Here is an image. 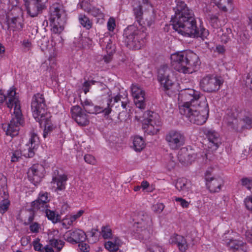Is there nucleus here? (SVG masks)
Masks as SVG:
<instances>
[{"instance_id":"338daca9","label":"nucleus","mask_w":252,"mask_h":252,"mask_svg":"<svg viewBox=\"0 0 252 252\" xmlns=\"http://www.w3.org/2000/svg\"><path fill=\"white\" fill-rule=\"evenodd\" d=\"M87 39L86 38H81L80 41L79 43H78L77 46L79 48H84L85 47V45L84 44L85 42H86Z\"/></svg>"},{"instance_id":"f257e3e1","label":"nucleus","mask_w":252,"mask_h":252,"mask_svg":"<svg viewBox=\"0 0 252 252\" xmlns=\"http://www.w3.org/2000/svg\"><path fill=\"white\" fill-rule=\"evenodd\" d=\"M179 95L186 101L179 106V112L190 123L204 124L208 119L209 109L206 98L193 89H185Z\"/></svg>"},{"instance_id":"5701e85b","label":"nucleus","mask_w":252,"mask_h":252,"mask_svg":"<svg viewBox=\"0 0 252 252\" xmlns=\"http://www.w3.org/2000/svg\"><path fill=\"white\" fill-rule=\"evenodd\" d=\"M195 158L196 155L194 154L190 153L186 148L181 149L178 154L179 161L184 165L190 164Z\"/></svg>"},{"instance_id":"412c9836","label":"nucleus","mask_w":252,"mask_h":252,"mask_svg":"<svg viewBox=\"0 0 252 252\" xmlns=\"http://www.w3.org/2000/svg\"><path fill=\"white\" fill-rule=\"evenodd\" d=\"M67 180V176L65 174H60L58 170L54 171L51 183L56 184V191L63 190L65 189L66 182Z\"/></svg>"},{"instance_id":"393cba45","label":"nucleus","mask_w":252,"mask_h":252,"mask_svg":"<svg viewBox=\"0 0 252 252\" xmlns=\"http://www.w3.org/2000/svg\"><path fill=\"white\" fill-rule=\"evenodd\" d=\"M137 220V221L135 223V224L137 225L136 227L138 228L145 229L151 224V217L147 214H144L142 212L139 213Z\"/></svg>"},{"instance_id":"bf43d9fd","label":"nucleus","mask_w":252,"mask_h":252,"mask_svg":"<svg viewBox=\"0 0 252 252\" xmlns=\"http://www.w3.org/2000/svg\"><path fill=\"white\" fill-rule=\"evenodd\" d=\"M83 213H84V211L80 210L79 212H78V213L76 215H74L71 216L70 219V223H69L68 222V224H69L70 225L71 224H72V222L73 221H74L77 219H78L80 217H81L82 216V215L83 214Z\"/></svg>"},{"instance_id":"8fccbe9b","label":"nucleus","mask_w":252,"mask_h":252,"mask_svg":"<svg viewBox=\"0 0 252 252\" xmlns=\"http://www.w3.org/2000/svg\"><path fill=\"white\" fill-rule=\"evenodd\" d=\"M105 248L108 250L111 251L118 250L117 245L113 241H109L105 243Z\"/></svg>"},{"instance_id":"bb28decb","label":"nucleus","mask_w":252,"mask_h":252,"mask_svg":"<svg viewBox=\"0 0 252 252\" xmlns=\"http://www.w3.org/2000/svg\"><path fill=\"white\" fill-rule=\"evenodd\" d=\"M136 96H133L134 98V103L136 107L141 110H144L146 107L145 102V92L142 89V92L137 93Z\"/></svg>"},{"instance_id":"58836bf2","label":"nucleus","mask_w":252,"mask_h":252,"mask_svg":"<svg viewBox=\"0 0 252 252\" xmlns=\"http://www.w3.org/2000/svg\"><path fill=\"white\" fill-rule=\"evenodd\" d=\"M121 96L120 95H117L113 98V99L112 98H111L112 99V102L113 101V103H112V102H111V105L110 106V108L111 109H112V108H111L112 107H113L115 104H118V105H116L115 107H117L118 106H119V104H121V107H122L123 109L126 108L127 102L126 101H121Z\"/></svg>"},{"instance_id":"864d4df0","label":"nucleus","mask_w":252,"mask_h":252,"mask_svg":"<svg viewBox=\"0 0 252 252\" xmlns=\"http://www.w3.org/2000/svg\"><path fill=\"white\" fill-rule=\"evenodd\" d=\"M131 91L132 96H136L138 94L137 93L142 92V89L138 87L137 85L132 84Z\"/></svg>"},{"instance_id":"09e8293b","label":"nucleus","mask_w":252,"mask_h":252,"mask_svg":"<svg viewBox=\"0 0 252 252\" xmlns=\"http://www.w3.org/2000/svg\"><path fill=\"white\" fill-rule=\"evenodd\" d=\"M95 82V81L92 80L90 81H86L83 83L82 89L85 94H86L88 92H89V89L90 86L92 85H94Z\"/></svg>"},{"instance_id":"6ab92c4d","label":"nucleus","mask_w":252,"mask_h":252,"mask_svg":"<svg viewBox=\"0 0 252 252\" xmlns=\"http://www.w3.org/2000/svg\"><path fill=\"white\" fill-rule=\"evenodd\" d=\"M204 133L209 141L208 147L213 150H217L221 144L219 134L213 129H205Z\"/></svg>"},{"instance_id":"f03ea898","label":"nucleus","mask_w":252,"mask_h":252,"mask_svg":"<svg viewBox=\"0 0 252 252\" xmlns=\"http://www.w3.org/2000/svg\"><path fill=\"white\" fill-rule=\"evenodd\" d=\"M176 6L173 8L175 14L171 19L173 29L184 36L206 38L209 31L203 27H197L193 12L184 1L176 0Z\"/></svg>"},{"instance_id":"39448f33","label":"nucleus","mask_w":252,"mask_h":252,"mask_svg":"<svg viewBox=\"0 0 252 252\" xmlns=\"http://www.w3.org/2000/svg\"><path fill=\"white\" fill-rule=\"evenodd\" d=\"M7 97L8 98L6 102L7 106L9 108H12L14 106V116L7 126L6 134L14 136L18 135L19 126L24 123V120L22 118L20 101L16 96V91L14 89L8 91Z\"/></svg>"},{"instance_id":"6e6552de","label":"nucleus","mask_w":252,"mask_h":252,"mask_svg":"<svg viewBox=\"0 0 252 252\" xmlns=\"http://www.w3.org/2000/svg\"><path fill=\"white\" fill-rule=\"evenodd\" d=\"M148 0H133L132 1L133 13L135 19L138 24L143 27L146 26L150 27L153 23L151 17L149 19H144L143 17V5L148 4Z\"/></svg>"},{"instance_id":"72a5a7b5","label":"nucleus","mask_w":252,"mask_h":252,"mask_svg":"<svg viewBox=\"0 0 252 252\" xmlns=\"http://www.w3.org/2000/svg\"><path fill=\"white\" fill-rule=\"evenodd\" d=\"M0 195L4 199H8V192L7 188V180L5 177L0 179Z\"/></svg>"},{"instance_id":"20e7f679","label":"nucleus","mask_w":252,"mask_h":252,"mask_svg":"<svg viewBox=\"0 0 252 252\" xmlns=\"http://www.w3.org/2000/svg\"><path fill=\"white\" fill-rule=\"evenodd\" d=\"M32 115L40 126L44 127L43 137L46 138L53 128L50 118L51 116L47 111V108L43 94L37 93L32 97L31 103Z\"/></svg>"},{"instance_id":"c03bdc74","label":"nucleus","mask_w":252,"mask_h":252,"mask_svg":"<svg viewBox=\"0 0 252 252\" xmlns=\"http://www.w3.org/2000/svg\"><path fill=\"white\" fill-rule=\"evenodd\" d=\"M147 250L149 252H163V249L156 244H152L147 246Z\"/></svg>"},{"instance_id":"7ed1b4c3","label":"nucleus","mask_w":252,"mask_h":252,"mask_svg":"<svg viewBox=\"0 0 252 252\" xmlns=\"http://www.w3.org/2000/svg\"><path fill=\"white\" fill-rule=\"evenodd\" d=\"M171 63L173 68L176 71L190 74L197 71L201 62L195 53L188 50L172 54Z\"/></svg>"},{"instance_id":"dca6fc26","label":"nucleus","mask_w":252,"mask_h":252,"mask_svg":"<svg viewBox=\"0 0 252 252\" xmlns=\"http://www.w3.org/2000/svg\"><path fill=\"white\" fill-rule=\"evenodd\" d=\"M63 238L70 243L77 244L85 241L86 239V235L82 230L75 229L66 231L63 235Z\"/></svg>"},{"instance_id":"f3484780","label":"nucleus","mask_w":252,"mask_h":252,"mask_svg":"<svg viewBox=\"0 0 252 252\" xmlns=\"http://www.w3.org/2000/svg\"><path fill=\"white\" fill-rule=\"evenodd\" d=\"M72 118L80 126H85L89 124V120L82 108L78 105L74 106L71 109Z\"/></svg>"},{"instance_id":"6e6d98bb","label":"nucleus","mask_w":252,"mask_h":252,"mask_svg":"<svg viewBox=\"0 0 252 252\" xmlns=\"http://www.w3.org/2000/svg\"><path fill=\"white\" fill-rule=\"evenodd\" d=\"M40 225L37 222H33L30 226V229L32 233H38L40 228Z\"/></svg>"},{"instance_id":"423d86ee","label":"nucleus","mask_w":252,"mask_h":252,"mask_svg":"<svg viewBox=\"0 0 252 252\" xmlns=\"http://www.w3.org/2000/svg\"><path fill=\"white\" fill-rule=\"evenodd\" d=\"M124 35L126 46L132 50L140 49L144 45L145 34L135 25L128 26L124 31Z\"/></svg>"},{"instance_id":"5fc2aeb1","label":"nucleus","mask_w":252,"mask_h":252,"mask_svg":"<svg viewBox=\"0 0 252 252\" xmlns=\"http://www.w3.org/2000/svg\"><path fill=\"white\" fill-rule=\"evenodd\" d=\"M226 30L228 32V34L226 33H222V35L220 36L221 41L224 42V43H227L230 39V37L228 35V33L229 32H231V29H226Z\"/></svg>"},{"instance_id":"a18cd8bd","label":"nucleus","mask_w":252,"mask_h":252,"mask_svg":"<svg viewBox=\"0 0 252 252\" xmlns=\"http://www.w3.org/2000/svg\"><path fill=\"white\" fill-rule=\"evenodd\" d=\"M241 181L243 186L246 187L248 189L251 190L252 188V179L247 177L243 178Z\"/></svg>"},{"instance_id":"a878e982","label":"nucleus","mask_w":252,"mask_h":252,"mask_svg":"<svg viewBox=\"0 0 252 252\" xmlns=\"http://www.w3.org/2000/svg\"><path fill=\"white\" fill-rule=\"evenodd\" d=\"M143 118L144 120H148L150 125L152 124L156 127H158L160 129L161 123L157 114L152 111H147L144 113Z\"/></svg>"},{"instance_id":"ea45409f","label":"nucleus","mask_w":252,"mask_h":252,"mask_svg":"<svg viewBox=\"0 0 252 252\" xmlns=\"http://www.w3.org/2000/svg\"><path fill=\"white\" fill-rule=\"evenodd\" d=\"M50 244L53 247L56 248L58 251H60L64 245L63 241L58 239H51L50 240Z\"/></svg>"},{"instance_id":"aec40b11","label":"nucleus","mask_w":252,"mask_h":252,"mask_svg":"<svg viewBox=\"0 0 252 252\" xmlns=\"http://www.w3.org/2000/svg\"><path fill=\"white\" fill-rule=\"evenodd\" d=\"M225 244L229 249L233 252H246L247 251L246 242L240 239H228L226 240Z\"/></svg>"},{"instance_id":"cd10ccee","label":"nucleus","mask_w":252,"mask_h":252,"mask_svg":"<svg viewBox=\"0 0 252 252\" xmlns=\"http://www.w3.org/2000/svg\"><path fill=\"white\" fill-rule=\"evenodd\" d=\"M219 14H211L208 15L209 22L210 25L214 29L219 30L220 32H222V29L220 28V20L219 18Z\"/></svg>"},{"instance_id":"052dcab7","label":"nucleus","mask_w":252,"mask_h":252,"mask_svg":"<svg viewBox=\"0 0 252 252\" xmlns=\"http://www.w3.org/2000/svg\"><path fill=\"white\" fill-rule=\"evenodd\" d=\"M177 202H180L181 205L184 208L189 206V203L186 200L181 197H176L175 199Z\"/></svg>"},{"instance_id":"37998d69","label":"nucleus","mask_w":252,"mask_h":252,"mask_svg":"<svg viewBox=\"0 0 252 252\" xmlns=\"http://www.w3.org/2000/svg\"><path fill=\"white\" fill-rule=\"evenodd\" d=\"M9 204V201L7 199H4L0 202V213L1 214H4L7 210Z\"/></svg>"},{"instance_id":"de8ad7c7","label":"nucleus","mask_w":252,"mask_h":252,"mask_svg":"<svg viewBox=\"0 0 252 252\" xmlns=\"http://www.w3.org/2000/svg\"><path fill=\"white\" fill-rule=\"evenodd\" d=\"M22 154L20 151H15L12 153L11 161L13 162L19 161L22 158Z\"/></svg>"},{"instance_id":"b1692460","label":"nucleus","mask_w":252,"mask_h":252,"mask_svg":"<svg viewBox=\"0 0 252 252\" xmlns=\"http://www.w3.org/2000/svg\"><path fill=\"white\" fill-rule=\"evenodd\" d=\"M227 118L228 126L231 127L233 129L237 131H241L243 130L242 122H239L237 119V113L236 112L229 113Z\"/></svg>"},{"instance_id":"473e14b6","label":"nucleus","mask_w":252,"mask_h":252,"mask_svg":"<svg viewBox=\"0 0 252 252\" xmlns=\"http://www.w3.org/2000/svg\"><path fill=\"white\" fill-rule=\"evenodd\" d=\"M218 7L224 12L232 8V0H220L215 3Z\"/></svg>"},{"instance_id":"c85d7f7f","label":"nucleus","mask_w":252,"mask_h":252,"mask_svg":"<svg viewBox=\"0 0 252 252\" xmlns=\"http://www.w3.org/2000/svg\"><path fill=\"white\" fill-rule=\"evenodd\" d=\"M39 139L36 134L33 133L30 139L31 147L29 148L28 157L32 158L34 155V150L37 147L38 144Z\"/></svg>"},{"instance_id":"e2e57ef3","label":"nucleus","mask_w":252,"mask_h":252,"mask_svg":"<svg viewBox=\"0 0 252 252\" xmlns=\"http://www.w3.org/2000/svg\"><path fill=\"white\" fill-rule=\"evenodd\" d=\"M245 202L247 208L249 210H252V206H250V204H252V197L246 198Z\"/></svg>"},{"instance_id":"1a4fd4ad","label":"nucleus","mask_w":252,"mask_h":252,"mask_svg":"<svg viewBox=\"0 0 252 252\" xmlns=\"http://www.w3.org/2000/svg\"><path fill=\"white\" fill-rule=\"evenodd\" d=\"M222 84V82L219 78L209 75L200 80L199 87L205 92L212 93L218 91Z\"/></svg>"},{"instance_id":"13d9d810","label":"nucleus","mask_w":252,"mask_h":252,"mask_svg":"<svg viewBox=\"0 0 252 252\" xmlns=\"http://www.w3.org/2000/svg\"><path fill=\"white\" fill-rule=\"evenodd\" d=\"M84 160L87 163L91 164H94L95 161L94 158L91 155H86L84 156Z\"/></svg>"},{"instance_id":"e433bc0d","label":"nucleus","mask_w":252,"mask_h":252,"mask_svg":"<svg viewBox=\"0 0 252 252\" xmlns=\"http://www.w3.org/2000/svg\"><path fill=\"white\" fill-rule=\"evenodd\" d=\"M133 144L135 151L137 152L141 151L145 147V142L143 139L138 136L134 137Z\"/></svg>"},{"instance_id":"774afa93","label":"nucleus","mask_w":252,"mask_h":252,"mask_svg":"<svg viewBox=\"0 0 252 252\" xmlns=\"http://www.w3.org/2000/svg\"><path fill=\"white\" fill-rule=\"evenodd\" d=\"M149 186V183L146 181H143L142 182L141 184V188H143V189H147Z\"/></svg>"},{"instance_id":"2eb2a0df","label":"nucleus","mask_w":252,"mask_h":252,"mask_svg":"<svg viewBox=\"0 0 252 252\" xmlns=\"http://www.w3.org/2000/svg\"><path fill=\"white\" fill-rule=\"evenodd\" d=\"M43 167L38 164H33L30 167L27 172L29 181L34 185L36 186L41 181L43 176Z\"/></svg>"},{"instance_id":"603ef678","label":"nucleus","mask_w":252,"mask_h":252,"mask_svg":"<svg viewBox=\"0 0 252 252\" xmlns=\"http://www.w3.org/2000/svg\"><path fill=\"white\" fill-rule=\"evenodd\" d=\"M81 8L87 13H89L93 6L87 1H82L80 3Z\"/></svg>"},{"instance_id":"a19ab883","label":"nucleus","mask_w":252,"mask_h":252,"mask_svg":"<svg viewBox=\"0 0 252 252\" xmlns=\"http://www.w3.org/2000/svg\"><path fill=\"white\" fill-rule=\"evenodd\" d=\"M89 13L95 17H98L99 19H102L104 17V14L101 10L99 8L94 6L91 9Z\"/></svg>"},{"instance_id":"4468645a","label":"nucleus","mask_w":252,"mask_h":252,"mask_svg":"<svg viewBox=\"0 0 252 252\" xmlns=\"http://www.w3.org/2000/svg\"><path fill=\"white\" fill-rule=\"evenodd\" d=\"M205 179L207 188L212 193L220 192L221 187L224 185L223 180L221 177H211V172L208 170L205 174Z\"/></svg>"},{"instance_id":"a211bd4d","label":"nucleus","mask_w":252,"mask_h":252,"mask_svg":"<svg viewBox=\"0 0 252 252\" xmlns=\"http://www.w3.org/2000/svg\"><path fill=\"white\" fill-rule=\"evenodd\" d=\"M49 193L47 192H40L37 199L31 203L32 211L40 210L43 212L46 208L48 207L47 203L49 202Z\"/></svg>"},{"instance_id":"7c9ffc66","label":"nucleus","mask_w":252,"mask_h":252,"mask_svg":"<svg viewBox=\"0 0 252 252\" xmlns=\"http://www.w3.org/2000/svg\"><path fill=\"white\" fill-rule=\"evenodd\" d=\"M142 128L145 132L151 135L157 134L160 129L152 124L150 125L148 120H144L142 121Z\"/></svg>"},{"instance_id":"4be33fe9","label":"nucleus","mask_w":252,"mask_h":252,"mask_svg":"<svg viewBox=\"0 0 252 252\" xmlns=\"http://www.w3.org/2000/svg\"><path fill=\"white\" fill-rule=\"evenodd\" d=\"M170 243L177 246L180 252H186L189 247L187 240L183 236L175 234L170 239Z\"/></svg>"},{"instance_id":"ddd939ff","label":"nucleus","mask_w":252,"mask_h":252,"mask_svg":"<svg viewBox=\"0 0 252 252\" xmlns=\"http://www.w3.org/2000/svg\"><path fill=\"white\" fill-rule=\"evenodd\" d=\"M47 0H29L25 2L27 13L32 17L37 16L46 8L45 3Z\"/></svg>"},{"instance_id":"9d476101","label":"nucleus","mask_w":252,"mask_h":252,"mask_svg":"<svg viewBox=\"0 0 252 252\" xmlns=\"http://www.w3.org/2000/svg\"><path fill=\"white\" fill-rule=\"evenodd\" d=\"M171 70L167 65H161L157 71L158 81L165 91L169 90L174 85V82L171 79Z\"/></svg>"},{"instance_id":"0eeeda50","label":"nucleus","mask_w":252,"mask_h":252,"mask_svg":"<svg viewBox=\"0 0 252 252\" xmlns=\"http://www.w3.org/2000/svg\"><path fill=\"white\" fill-rule=\"evenodd\" d=\"M51 15L49 18L50 25L53 32H61L66 22V14L62 5L55 4L51 8Z\"/></svg>"},{"instance_id":"9b49d317","label":"nucleus","mask_w":252,"mask_h":252,"mask_svg":"<svg viewBox=\"0 0 252 252\" xmlns=\"http://www.w3.org/2000/svg\"><path fill=\"white\" fill-rule=\"evenodd\" d=\"M165 140L172 149H178L182 146L185 141L183 133L177 130H170L165 136Z\"/></svg>"},{"instance_id":"f704fd0d","label":"nucleus","mask_w":252,"mask_h":252,"mask_svg":"<svg viewBox=\"0 0 252 252\" xmlns=\"http://www.w3.org/2000/svg\"><path fill=\"white\" fill-rule=\"evenodd\" d=\"M78 20L79 23L86 30H90L92 28L93 23L85 14H80L78 17Z\"/></svg>"},{"instance_id":"49530a36","label":"nucleus","mask_w":252,"mask_h":252,"mask_svg":"<svg viewBox=\"0 0 252 252\" xmlns=\"http://www.w3.org/2000/svg\"><path fill=\"white\" fill-rule=\"evenodd\" d=\"M102 235L104 239L110 238L112 235L111 229L107 226H103L101 230Z\"/></svg>"},{"instance_id":"c756f323","label":"nucleus","mask_w":252,"mask_h":252,"mask_svg":"<svg viewBox=\"0 0 252 252\" xmlns=\"http://www.w3.org/2000/svg\"><path fill=\"white\" fill-rule=\"evenodd\" d=\"M190 183L185 178H180L177 180L175 185L179 191H188L190 188Z\"/></svg>"},{"instance_id":"3c124183","label":"nucleus","mask_w":252,"mask_h":252,"mask_svg":"<svg viewBox=\"0 0 252 252\" xmlns=\"http://www.w3.org/2000/svg\"><path fill=\"white\" fill-rule=\"evenodd\" d=\"M39 241L40 239L39 238H37L33 242V246L34 249L35 251L42 252L43 251L44 249L42 248L43 246L39 243Z\"/></svg>"},{"instance_id":"79ce46f5","label":"nucleus","mask_w":252,"mask_h":252,"mask_svg":"<svg viewBox=\"0 0 252 252\" xmlns=\"http://www.w3.org/2000/svg\"><path fill=\"white\" fill-rule=\"evenodd\" d=\"M104 40L106 41L107 45H106V50L107 54H113L115 51V47L112 44L111 39L105 38Z\"/></svg>"},{"instance_id":"4d7b16f0","label":"nucleus","mask_w":252,"mask_h":252,"mask_svg":"<svg viewBox=\"0 0 252 252\" xmlns=\"http://www.w3.org/2000/svg\"><path fill=\"white\" fill-rule=\"evenodd\" d=\"M84 241L82 242L78 243H79V247L81 251L83 252H88L90 250V247L89 245L86 243H84Z\"/></svg>"},{"instance_id":"0e129e2a","label":"nucleus","mask_w":252,"mask_h":252,"mask_svg":"<svg viewBox=\"0 0 252 252\" xmlns=\"http://www.w3.org/2000/svg\"><path fill=\"white\" fill-rule=\"evenodd\" d=\"M113 54H108L107 55H105L103 57V60L104 62L108 63H109L112 60V55Z\"/></svg>"},{"instance_id":"c9c22d12","label":"nucleus","mask_w":252,"mask_h":252,"mask_svg":"<svg viewBox=\"0 0 252 252\" xmlns=\"http://www.w3.org/2000/svg\"><path fill=\"white\" fill-rule=\"evenodd\" d=\"M243 130L250 129L252 128V116L250 114L245 115L241 119Z\"/></svg>"},{"instance_id":"f8f14e48","label":"nucleus","mask_w":252,"mask_h":252,"mask_svg":"<svg viewBox=\"0 0 252 252\" xmlns=\"http://www.w3.org/2000/svg\"><path fill=\"white\" fill-rule=\"evenodd\" d=\"M112 102V99H109L107 100V106L105 108L94 106L93 102L88 99H85L84 101H81V105L83 107V110L89 114H96L102 112L105 115H108L112 110L110 106Z\"/></svg>"},{"instance_id":"69168bd1","label":"nucleus","mask_w":252,"mask_h":252,"mask_svg":"<svg viewBox=\"0 0 252 252\" xmlns=\"http://www.w3.org/2000/svg\"><path fill=\"white\" fill-rule=\"evenodd\" d=\"M30 211L32 213H31L30 216L28 218V221L29 223L32 222L33 221V220H34V212L36 211H32V208H31Z\"/></svg>"},{"instance_id":"2f4dec72","label":"nucleus","mask_w":252,"mask_h":252,"mask_svg":"<svg viewBox=\"0 0 252 252\" xmlns=\"http://www.w3.org/2000/svg\"><path fill=\"white\" fill-rule=\"evenodd\" d=\"M9 28H13L15 30H19L23 28L22 19L18 17H14L11 19L8 20Z\"/></svg>"},{"instance_id":"4c0bfd02","label":"nucleus","mask_w":252,"mask_h":252,"mask_svg":"<svg viewBox=\"0 0 252 252\" xmlns=\"http://www.w3.org/2000/svg\"><path fill=\"white\" fill-rule=\"evenodd\" d=\"M43 212H45L46 216L48 219L51 220L53 223H56L60 221V216L54 211L46 208Z\"/></svg>"},{"instance_id":"680f3d73","label":"nucleus","mask_w":252,"mask_h":252,"mask_svg":"<svg viewBox=\"0 0 252 252\" xmlns=\"http://www.w3.org/2000/svg\"><path fill=\"white\" fill-rule=\"evenodd\" d=\"M116 25L115 21L112 19H109L107 23L108 29L110 31H113L115 28Z\"/></svg>"}]
</instances>
